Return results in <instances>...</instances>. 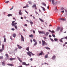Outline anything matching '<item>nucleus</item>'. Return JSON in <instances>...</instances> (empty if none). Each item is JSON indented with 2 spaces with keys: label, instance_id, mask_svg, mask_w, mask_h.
<instances>
[{
  "label": "nucleus",
  "instance_id": "nucleus-1",
  "mask_svg": "<svg viewBox=\"0 0 67 67\" xmlns=\"http://www.w3.org/2000/svg\"><path fill=\"white\" fill-rule=\"evenodd\" d=\"M27 54L28 55H29L30 57H31L32 56L31 54V55H32V56L35 55V54L33 53L32 52L30 51L28 52H27Z\"/></svg>",
  "mask_w": 67,
  "mask_h": 67
},
{
  "label": "nucleus",
  "instance_id": "nucleus-2",
  "mask_svg": "<svg viewBox=\"0 0 67 67\" xmlns=\"http://www.w3.org/2000/svg\"><path fill=\"white\" fill-rule=\"evenodd\" d=\"M42 45L43 46H45V45H47V44L46 43V42H45V41H44L42 40Z\"/></svg>",
  "mask_w": 67,
  "mask_h": 67
},
{
  "label": "nucleus",
  "instance_id": "nucleus-3",
  "mask_svg": "<svg viewBox=\"0 0 67 67\" xmlns=\"http://www.w3.org/2000/svg\"><path fill=\"white\" fill-rule=\"evenodd\" d=\"M38 32L39 34H45V32L44 31H38Z\"/></svg>",
  "mask_w": 67,
  "mask_h": 67
},
{
  "label": "nucleus",
  "instance_id": "nucleus-4",
  "mask_svg": "<svg viewBox=\"0 0 67 67\" xmlns=\"http://www.w3.org/2000/svg\"><path fill=\"white\" fill-rule=\"evenodd\" d=\"M4 45L3 44H2V49H0V52H2L3 50H4Z\"/></svg>",
  "mask_w": 67,
  "mask_h": 67
},
{
  "label": "nucleus",
  "instance_id": "nucleus-5",
  "mask_svg": "<svg viewBox=\"0 0 67 67\" xmlns=\"http://www.w3.org/2000/svg\"><path fill=\"white\" fill-rule=\"evenodd\" d=\"M22 64L23 65H25V66H28V65H30V64H26V62H23L22 63Z\"/></svg>",
  "mask_w": 67,
  "mask_h": 67
},
{
  "label": "nucleus",
  "instance_id": "nucleus-6",
  "mask_svg": "<svg viewBox=\"0 0 67 67\" xmlns=\"http://www.w3.org/2000/svg\"><path fill=\"white\" fill-rule=\"evenodd\" d=\"M21 41L24 42V38H23V36H22V35H21Z\"/></svg>",
  "mask_w": 67,
  "mask_h": 67
},
{
  "label": "nucleus",
  "instance_id": "nucleus-7",
  "mask_svg": "<svg viewBox=\"0 0 67 67\" xmlns=\"http://www.w3.org/2000/svg\"><path fill=\"white\" fill-rule=\"evenodd\" d=\"M17 58L19 60L20 62L21 63H22V61L20 59V58H19V57H17Z\"/></svg>",
  "mask_w": 67,
  "mask_h": 67
},
{
  "label": "nucleus",
  "instance_id": "nucleus-8",
  "mask_svg": "<svg viewBox=\"0 0 67 67\" xmlns=\"http://www.w3.org/2000/svg\"><path fill=\"white\" fill-rule=\"evenodd\" d=\"M64 38H61L60 40H59V41H60V42H61V43H63V41L62 40H63Z\"/></svg>",
  "mask_w": 67,
  "mask_h": 67
},
{
  "label": "nucleus",
  "instance_id": "nucleus-9",
  "mask_svg": "<svg viewBox=\"0 0 67 67\" xmlns=\"http://www.w3.org/2000/svg\"><path fill=\"white\" fill-rule=\"evenodd\" d=\"M40 52H41L39 54V56H41V55H42V54H43V51H41Z\"/></svg>",
  "mask_w": 67,
  "mask_h": 67
},
{
  "label": "nucleus",
  "instance_id": "nucleus-10",
  "mask_svg": "<svg viewBox=\"0 0 67 67\" xmlns=\"http://www.w3.org/2000/svg\"><path fill=\"white\" fill-rule=\"evenodd\" d=\"M15 59H16L15 58H10V60H11V61L12 60H15Z\"/></svg>",
  "mask_w": 67,
  "mask_h": 67
},
{
  "label": "nucleus",
  "instance_id": "nucleus-11",
  "mask_svg": "<svg viewBox=\"0 0 67 67\" xmlns=\"http://www.w3.org/2000/svg\"><path fill=\"white\" fill-rule=\"evenodd\" d=\"M59 20H62V21H66V19H64L62 18H60Z\"/></svg>",
  "mask_w": 67,
  "mask_h": 67
},
{
  "label": "nucleus",
  "instance_id": "nucleus-12",
  "mask_svg": "<svg viewBox=\"0 0 67 67\" xmlns=\"http://www.w3.org/2000/svg\"><path fill=\"white\" fill-rule=\"evenodd\" d=\"M7 65L8 66H13L14 65L12 64H8Z\"/></svg>",
  "mask_w": 67,
  "mask_h": 67
},
{
  "label": "nucleus",
  "instance_id": "nucleus-13",
  "mask_svg": "<svg viewBox=\"0 0 67 67\" xmlns=\"http://www.w3.org/2000/svg\"><path fill=\"white\" fill-rule=\"evenodd\" d=\"M49 34V33L48 32H46L45 35V36H48V34Z\"/></svg>",
  "mask_w": 67,
  "mask_h": 67
},
{
  "label": "nucleus",
  "instance_id": "nucleus-14",
  "mask_svg": "<svg viewBox=\"0 0 67 67\" xmlns=\"http://www.w3.org/2000/svg\"><path fill=\"white\" fill-rule=\"evenodd\" d=\"M60 27H58L56 29V31H59V30H60Z\"/></svg>",
  "mask_w": 67,
  "mask_h": 67
},
{
  "label": "nucleus",
  "instance_id": "nucleus-15",
  "mask_svg": "<svg viewBox=\"0 0 67 67\" xmlns=\"http://www.w3.org/2000/svg\"><path fill=\"white\" fill-rule=\"evenodd\" d=\"M20 11L19 13V15H22V13H21V10H20Z\"/></svg>",
  "mask_w": 67,
  "mask_h": 67
},
{
  "label": "nucleus",
  "instance_id": "nucleus-16",
  "mask_svg": "<svg viewBox=\"0 0 67 67\" xmlns=\"http://www.w3.org/2000/svg\"><path fill=\"white\" fill-rule=\"evenodd\" d=\"M29 37H33L34 36L33 35L31 34V35H29Z\"/></svg>",
  "mask_w": 67,
  "mask_h": 67
},
{
  "label": "nucleus",
  "instance_id": "nucleus-17",
  "mask_svg": "<svg viewBox=\"0 0 67 67\" xmlns=\"http://www.w3.org/2000/svg\"><path fill=\"white\" fill-rule=\"evenodd\" d=\"M51 1L53 5H54V2H55V1H54V0H52Z\"/></svg>",
  "mask_w": 67,
  "mask_h": 67
},
{
  "label": "nucleus",
  "instance_id": "nucleus-18",
  "mask_svg": "<svg viewBox=\"0 0 67 67\" xmlns=\"http://www.w3.org/2000/svg\"><path fill=\"white\" fill-rule=\"evenodd\" d=\"M30 22L31 24V26H32V25H33V23L32 21H31V20H30Z\"/></svg>",
  "mask_w": 67,
  "mask_h": 67
},
{
  "label": "nucleus",
  "instance_id": "nucleus-19",
  "mask_svg": "<svg viewBox=\"0 0 67 67\" xmlns=\"http://www.w3.org/2000/svg\"><path fill=\"white\" fill-rule=\"evenodd\" d=\"M41 7V8L43 9V10L44 11H45V8L44 7H43L42 6Z\"/></svg>",
  "mask_w": 67,
  "mask_h": 67
},
{
  "label": "nucleus",
  "instance_id": "nucleus-20",
  "mask_svg": "<svg viewBox=\"0 0 67 67\" xmlns=\"http://www.w3.org/2000/svg\"><path fill=\"white\" fill-rule=\"evenodd\" d=\"M12 25L13 26H15V23H12Z\"/></svg>",
  "mask_w": 67,
  "mask_h": 67
},
{
  "label": "nucleus",
  "instance_id": "nucleus-21",
  "mask_svg": "<svg viewBox=\"0 0 67 67\" xmlns=\"http://www.w3.org/2000/svg\"><path fill=\"white\" fill-rule=\"evenodd\" d=\"M56 58V56L55 55H54L52 57V59H55Z\"/></svg>",
  "mask_w": 67,
  "mask_h": 67
},
{
  "label": "nucleus",
  "instance_id": "nucleus-22",
  "mask_svg": "<svg viewBox=\"0 0 67 67\" xmlns=\"http://www.w3.org/2000/svg\"><path fill=\"white\" fill-rule=\"evenodd\" d=\"M12 14H8V16H12Z\"/></svg>",
  "mask_w": 67,
  "mask_h": 67
},
{
  "label": "nucleus",
  "instance_id": "nucleus-23",
  "mask_svg": "<svg viewBox=\"0 0 67 67\" xmlns=\"http://www.w3.org/2000/svg\"><path fill=\"white\" fill-rule=\"evenodd\" d=\"M2 65L3 66H5V63L4 62H2Z\"/></svg>",
  "mask_w": 67,
  "mask_h": 67
},
{
  "label": "nucleus",
  "instance_id": "nucleus-24",
  "mask_svg": "<svg viewBox=\"0 0 67 67\" xmlns=\"http://www.w3.org/2000/svg\"><path fill=\"white\" fill-rule=\"evenodd\" d=\"M5 56H6V58H7L9 57V56L8 55V54H5Z\"/></svg>",
  "mask_w": 67,
  "mask_h": 67
},
{
  "label": "nucleus",
  "instance_id": "nucleus-25",
  "mask_svg": "<svg viewBox=\"0 0 67 67\" xmlns=\"http://www.w3.org/2000/svg\"><path fill=\"white\" fill-rule=\"evenodd\" d=\"M45 58H48V54H47L45 55Z\"/></svg>",
  "mask_w": 67,
  "mask_h": 67
},
{
  "label": "nucleus",
  "instance_id": "nucleus-26",
  "mask_svg": "<svg viewBox=\"0 0 67 67\" xmlns=\"http://www.w3.org/2000/svg\"><path fill=\"white\" fill-rule=\"evenodd\" d=\"M32 8H36V4H34V5L32 6Z\"/></svg>",
  "mask_w": 67,
  "mask_h": 67
},
{
  "label": "nucleus",
  "instance_id": "nucleus-27",
  "mask_svg": "<svg viewBox=\"0 0 67 67\" xmlns=\"http://www.w3.org/2000/svg\"><path fill=\"white\" fill-rule=\"evenodd\" d=\"M26 50L27 51H29V47H27Z\"/></svg>",
  "mask_w": 67,
  "mask_h": 67
},
{
  "label": "nucleus",
  "instance_id": "nucleus-28",
  "mask_svg": "<svg viewBox=\"0 0 67 67\" xmlns=\"http://www.w3.org/2000/svg\"><path fill=\"white\" fill-rule=\"evenodd\" d=\"M37 42H35V43L34 44V46H35L36 45H37Z\"/></svg>",
  "mask_w": 67,
  "mask_h": 67
},
{
  "label": "nucleus",
  "instance_id": "nucleus-29",
  "mask_svg": "<svg viewBox=\"0 0 67 67\" xmlns=\"http://www.w3.org/2000/svg\"><path fill=\"white\" fill-rule=\"evenodd\" d=\"M39 20L41 21V22H44V20H43L42 19H41L40 18H39Z\"/></svg>",
  "mask_w": 67,
  "mask_h": 67
},
{
  "label": "nucleus",
  "instance_id": "nucleus-30",
  "mask_svg": "<svg viewBox=\"0 0 67 67\" xmlns=\"http://www.w3.org/2000/svg\"><path fill=\"white\" fill-rule=\"evenodd\" d=\"M13 36L14 37H15L16 36V35L15 34H13Z\"/></svg>",
  "mask_w": 67,
  "mask_h": 67
},
{
  "label": "nucleus",
  "instance_id": "nucleus-31",
  "mask_svg": "<svg viewBox=\"0 0 67 67\" xmlns=\"http://www.w3.org/2000/svg\"><path fill=\"white\" fill-rule=\"evenodd\" d=\"M45 48L46 49H49V50L50 49V48H49L45 47Z\"/></svg>",
  "mask_w": 67,
  "mask_h": 67
},
{
  "label": "nucleus",
  "instance_id": "nucleus-32",
  "mask_svg": "<svg viewBox=\"0 0 67 67\" xmlns=\"http://www.w3.org/2000/svg\"><path fill=\"white\" fill-rule=\"evenodd\" d=\"M10 1H6L5 2V3H8V2H9Z\"/></svg>",
  "mask_w": 67,
  "mask_h": 67
},
{
  "label": "nucleus",
  "instance_id": "nucleus-33",
  "mask_svg": "<svg viewBox=\"0 0 67 67\" xmlns=\"http://www.w3.org/2000/svg\"><path fill=\"white\" fill-rule=\"evenodd\" d=\"M54 40L55 41H57L58 40V39L57 38H54Z\"/></svg>",
  "mask_w": 67,
  "mask_h": 67
},
{
  "label": "nucleus",
  "instance_id": "nucleus-34",
  "mask_svg": "<svg viewBox=\"0 0 67 67\" xmlns=\"http://www.w3.org/2000/svg\"><path fill=\"white\" fill-rule=\"evenodd\" d=\"M3 57H2L1 56H0V59H3Z\"/></svg>",
  "mask_w": 67,
  "mask_h": 67
},
{
  "label": "nucleus",
  "instance_id": "nucleus-35",
  "mask_svg": "<svg viewBox=\"0 0 67 67\" xmlns=\"http://www.w3.org/2000/svg\"><path fill=\"white\" fill-rule=\"evenodd\" d=\"M55 11H56V12H58V10L57 9V8L56 7L55 8Z\"/></svg>",
  "mask_w": 67,
  "mask_h": 67
},
{
  "label": "nucleus",
  "instance_id": "nucleus-36",
  "mask_svg": "<svg viewBox=\"0 0 67 67\" xmlns=\"http://www.w3.org/2000/svg\"><path fill=\"white\" fill-rule=\"evenodd\" d=\"M22 48V47L21 46H19L18 47V48L19 49H21V48Z\"/></svg>",
  "mask_w": 67,
  "mask_h": 67
},
{
  "label": "nucleus",
  "instance_id": "nucleus-37",
  "mask_svg": "<svg viewBox=\"0 0 67 67\" xmlns=\"http://www.w3.org/2000/svg\"><path fill=\"white\" fill-rule=\"evenodd\" d=\"M6 38H5L4 40V42H6Z\"/></svg>",
  "mask_w": 67,
  "mask_h": 67
},
{
  "label": "nucleus",
  "instance_id": "nucleus-38",
  "mask_svg": "<svg viewBox=\"0 0 67 67\" xmlns=\"http://www.w3.org/2000/svg\"><path fill=\"white\" fill-rule=\"evenodd\" d=\"M29 4H32V2L30 1L29 2Z\"/></svg>",
  "mask_w": 67,
  "mask_h": 67
},
{
  "label": "nucleus",
  "instance_id": "nucleus-39",
  "mask_svg": "<svg viewBox=\"0 0 67 67\" xmlns=\"http://www.w3.org/2000/svg\"><path fill=\"white\" fill-rule=\"evenodd\" d=\"M13 7H14V6H13L12 8L10 9V10H12V9H13Z\"/></svg>",
  "mask_w": 67,
  "mask_h": 67
},
{
  "label": "nucleus",
  "instance_id": "nucleus-40",
  "mask_svg": "<svg viewBox=\"0 0 67 67\" xmlns=\"http://www.w3.org/2000/svg\"><path fill=\"white\" fill-rule=\"evenodd\" d=\"M55 33V31H51V33L53 34V33Z\"/></svg>",
  "mask_w": 67,
  "mask_h": 67
},
{
  "label": "nucleus",
  "instance_id": "nucleus-41",
  "mask_svg": "<svg viewBox=\"0 0 67 67\" xmlns=\"http://www.w3.org/2000/svg\"><path fill=\"white\" fill-rule=\"evenodd\" d=\"M52 36H53V37H55V35L53 34Z\"/></svg>",
  "mask_w": 67,
  "mask_h": 67
},
{
  "label": "nucleus",
  "instance_id": "nucleus-42",
  "mask_svg": "<svg viewBox=\"0 0 67 67\" xmlns=\"http://www.w3.org/2000/svg\"><path fill=\"white\" fill-rule=\"evenodd\" d=\"M42 4L44 5V6H46V4L45 3H43Z\"/></svg>",
  "mask_w": 67,
  "mask_h": 67
},
{
  "label": "nucleus",
  "instance_id": "nucleus-43",
  "mask_svg": "<svg viewBox=\"0 0 67 67\" xmlns=\"http://www.w3.org/2000/svg\"><path fill=\"white\" fill-rule=\"evenodd\" d=\"M50 39L51 40V41H52V42H54V40H53V39L52 38H50Z\"/></svg>",
  "mask_w": 67,
  "mask_h": 67
},
{
  "label": "nucleus",
  "instance_id": "nucleus-44",
  "mask_svg": "<svg viewBox=\"0 0 67 67\" xmlns=\"http://www.w3.org/2000/svg\"><path fill=\"white\" fill-rule=\"evenodd\" d=\"M14 26L15 27V28L16 29H17L18 28V27H17V26Z\"/></svg>",
  "mask_w": 67,
  "mask_h": 67
},
{
  "label": "nucleus",
  "instance_id": "nucleus-45",
  "mask_svg": "<svg viewBox=\"0 0 67 67\" xmlns=\"http://www.w3.org/2000/svg\"><path fill=\"white\" fill-rule=\"evenodd\" d=\"M33 41L35 42H36V40H35V39H33Z\"/></svg>",
  "mask_w": 67,
  "mask_h": 67
},
{
  "label": "nucleus",
  "instance_id": "nucleus-46",
  "mask_svg": "<svg viewBox=\"0 0 67 67\" xmlns=\"http://www.w3.org/2000/svg\"><path fill=\"white\" fill-rule=\"evenodd\" d=\"M43 38H44V39H45V40H46V38H46V37H43Z\"/></svg>",
  "mask_w": 67,
  "mask_h": 67
},
{
  "label": "nucleus",
  "instance_id": "nucleus-47",
  "mask_svg": "<svg viewBox=\"0 0 67 67\" xmlns=\"http://www.w3.org/2000/svg\"><path fill=\"white\" fill-rule=\"evenodd\" d=\"M17 50H18V48H15V51H17Z\"/></svg>",
  "mask_w": 67,
  "mask_h": 67
},
{
  "label": "nucleus",
  "instance_id": "nucleus-48",
  "mask_svg": "<svg viewBox=\"0 0 67 67\" xmlns=\"http://www.w3.org/2000/svg\"><path fill=\"white\" fill-rule=\"evenodd\" d=\"M39 44H41V41H39Z\"/></svg>",
  "mask_w": 67,
  "mask_h": 67
},
{
  "label": "nucleus",
  "instance_id": "nucleus-49",
  "mask_svg": "<svg viewBox=\"0 0 67 67\" xmlns=\"http://www.w3.org/2000/svg\"><path fill=\"white\" fill-rule=\"evenodd\" d=\"M25 12H26V13H27V14H29V13H28V12H27V11H26V10H25Z\"/></svg>",
  "mask_w": 67,
  "mask_h": 67
},
{
  "label": "nucleus",
  "instance_id": "nucleus-50",
  "mask_svg": "<svg viewBox=\"0 0 67 67\" xmlns=\"http://www.w3.org/2000/svg\"><path fill=\"white\" fill-rule=\"evenodd\" d=\"M14 28H12V31H14Z\"/></svg>",
  "mask_w": 67,
  "mask_h": 67
},
{
  "label": "nucleus",
  "instance_id": "nucleus-51",
  "mask_svg": "<svg viewBox=\"0 0 67 67\" xmlns=\"http://www.w3.org/2000/svg\"><path fill=\"white\" fill-rule=\"evenodd\" d=\"M32 17H33V19H35V17H34V16H33Z\"/></svg>",
  "mask_w": 67,
  "mask_h": 67
},
{
  "label": "nucleus",
  "instance_id": "nucleus-52",
  "mask_svg": "<svg viewBox=\"0 0 67 67\" xmlns=\"http://www.w3.org/2000/svg\"><path fill=\"white\" fill-rule=\"evenodd\" d=\"M10 38L11 40H12V37L11 36H10Z\"/></svg>",
  "mask_w": 67,
  "mask_h": 67
},
{
  "label": "nucleus",
  "instance_id": "nucleus-53",
  "mask_svg": "<svg viewBox=\"0 0 67 67\" xmlns=\"http://www.w3.org/2000/svg\"><path fill=\"white\" fill-rule=\"evenodd\" d=\"M24 26H27V25L26 24H25L24 25Z\"/></svg>",
  "mask_w": 67,
  "mask_h": 67
},
{
  "label": "nucleus",
  "instance_id": "nucleus-54",
  "mask_svg": "<svg viewBox=\"0 0 67 67\" xmlns=\"http://www.w3.org/2000/svg\"><path fill=\"white\" fill-rule=\"evenodd\" d=\"M30 60L31 61H32V60H33V59H32V58H31V59H30Z\"/></svg>",
  "mask_w": 67,
  "mask_h": 67
},
{
  "label": "nucleus",
  "instance_id": "nucleus-55",
  "mask_svg": "<svg viewBox=\"0 0 67 67\" xmlns=\"http://www.w3.org/2000/svg\"><path fill=\"white\" fill-rule=\"evenodd\" d=\"M23 8H26V6H24L23 7Z\"/></svg>",
  "mask_w": 67,
  "mask_h": 67
},
{
  "label": "nucleus",
  "instance_id": "nucleus-56",
  "mask_svg": "<svg viewBox=\"0 0 67 67\" xmlns=\"http://www.w3.org/2000/svg\"><path fill=\"white\" fill-rule=\"evenodd\" d=\"M15 21H12V23H15Z\"/></svg>",
  "mask_w": 67,
  "mask_h": 67
},
{
  "label": "nucleus",
  "instance_id": "nucleus-57",
  "mask_svg": "<svg viewBox=\"0 0 67 67\" xmlns=\"http://www.w3.org/2000/svg\"><path fill=\"white\" fill-rule=\"evenodd\" d=\"M30 42H31V43H32V42H33V40H32L31 39L30 40Z\"/></svg>",
  "mask_w": 67,
  "mask_h": 67
},
{
  "label": "nucleus",
  "instance_id": "nucleus-58",
  "mask_svg": "<svg viewBox=\"0 0 67 67\" xmlns=\"http://www.w3.org/2000/svg\"><path fill=\"white\" fill-rule=\"evenodd\" d=\"M33 32L34 33V34H35V30H33Z\"/></svg>",
  "mask_w": 67,
  "mask_h": 67
},
{
  "label": "nucleus",
  "instance_id": "nucleus-59",
  "mask_svg": "<svg viewBox=\"0 0 67 67\" xmlns=\"http://www.w3.org/2000/svg\"><path fill=\"white\" fill-rule=\"evenodd\" d=\"M35 13L36 14H38V13H37V12L36 11L35 12Z\"/></svg>",
  "mask_w": 67,
  "mask_h": 67
},
{
  "label": "nucleus",
  "instance_id": "nucleus-60",
  "mask_svg": "<svg viewBox=\"0 0 67 67\" xmlns=\"http://www.w3.org/2000/svg\"><path fill=\"white\" fill-rule=\"evenodd\" d=\"M63 28H62L61 30H60V31H63Z\"/></svg>",
  "mask_w": 67,
  "mask_h": 67
},
{
  "label": "nucleus",
  "instance_id": "nucleus-61",
  "mask_svg": "<svg viewBox=\"0 0 67 67\" xmlns=\"http://www.w3.org/2000/svg\"><path fill=\"white\" fill-rule=\"evenodd\" d=\"M26 5V7H29V6H28V4H27Z\"/></svg>",
  "mask_w": 67,
  "mask_h": 67
},
{
  "label": "nucleus",
  "instance_id": "nucleus-62",
  "mask_svg": "<svg viewBox=\"0 0 67 67\" xmlns=\"http://www.w3.org/2000/svg\"><path fill=\"white\" fill-rule=\"evenodd\" d=\"M61 10H64V8L63 7L61 8Z\"/></svg>",
  "mask_w": 67,
  "mask_h": 67
},
{
  "label": "nucleus",
  "instance_id": "nucleus-63",
  "mask_svg": "<svg viewBox=\"0 0 67 67\" xmlns=\"http://www.w3.org/2000/svg\"><path fill=\"white\" fill-rule=\"evenodd\" d=\"M64 38H65V39H67V37H66Z\"/></svg>",
  "mask_w": 67,
  "mask_h": 67
},
{
  "label": "nucleus",
  "instance_id": "nucleus-64",
  "mask_svg": "<svg viewBox=\"0 0 67 67\" xmlns=\"http://www.w3.org/2000/svg\"><path fill=\"white\" fill-rule=\"evenodd\" d=\"M18 67H22V66L20 65V66H18Z\"/></svg>",
  "mask_w": 67,
  "mask_h": 67
}]
</instances>
